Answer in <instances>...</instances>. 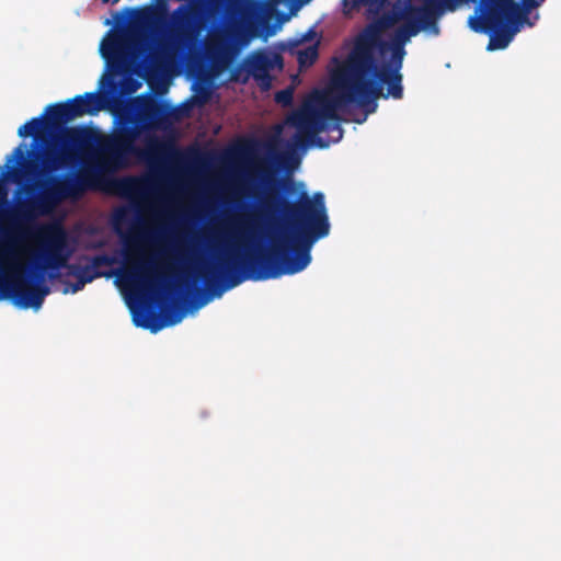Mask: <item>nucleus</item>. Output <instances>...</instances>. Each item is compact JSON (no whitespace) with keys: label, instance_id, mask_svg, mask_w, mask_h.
<instances>
[{"label":"nucleus","instance_id":"nucleus-1","mask_svg":"<svg viewBox=\"0 0 561 561\" xmlns=\"http://www.w3.org/2000/svg\"><path fill=\"white\" fill-rule=\"evenodd\" d=\"M262 206L268 214L279 217L268 248L242 256L229 252L211 264L202 265L196 278L204 287L195 289L192 301L195 309L247 279L265 280L304 271L311 262L313 244L330 233L324 195L317 192L310 196L302 184L295 201L268 190Z\"/></svg>","mask_w":561,"mask_h":561},{"label":"nucleus","instance_id":"nucleus-2","mask_svg":"<svg viewBox=\"0 0 561 561\" xmlns=\"http://www.w3.org/2000/svg\"><path fill=\"white\" fill-rule=\"evenodd\" d=\"M369 69L347 55L339 73L333 79V92L316 91L310 103L290 117L297 128L295 146L305 148L310 144L327 148L318 135L322 131L332 134V141L343 136L337 111L348 104H356L365 111V106L374 99L373 85L367 79Z\"/></svg>","mask_w":561,"mask_h":561},{"label":"nucleus","instance_id":"nucleus-3","mask_svg":"<svg viewBox=\"0 0 561 561\" xmlns=\"http://www.w3.org/2000/svg\"><path fill=\"white\" fill-rule=\"evenodd\" d=\"M101 108V99L96 92H87L48 105L45 124L51 130L59 131L55 139L60 141V147L48 148L42 153V171H38L37 165L28 164L25 173L39 175L57 171L73 163L80 153L91 149L99 139L96 133L85 126L67 127L66 124L85 114H96Z\"/></svg>","mask_w":561,"mask_h":561},{"label":"nucleus","instance_id":"nucleus-4","mask_svg":"<svg viewBox=\"0 0 561 561\" xmlns=\"http://www.w3.org/2000/svg\"><path fill=\"white\" fill-rule=\"evenodd\" d=\"M139 136L140 128L131 119L122 122L117 130L99 142L98 153L101 160L96 171L126 167L131 156L140 154L136 146Z\"/></svg>","mask_w":561,"mask_h":561},{"label":"nucleus","instance_id":"nucleus-5","mask_svg":"<svg viewBox=\"0 0 561 561\" xmlns=\"http://www.w3.org/2000/svg\"><path fill=\"white\" fill-rule=\"evenodd\" d=\"M405 21V12L398 9L382 12L376 20L368 23L354 38L348 56L370 69L374 54L386 51L387 42L382 34L399 21Z\"/></svg>","mask_w":561,"mask_h":561},{"label":"nucleus","instance_id":"nucleus-6","mask_svg":"<svg viewBox=\"0 0 561 561\" xmlns=\"http://www.w3.org/2000/svg\"><path fill=\"white\" fill-rule=\"evenodd\" d=\"M48 291L45 286L32 284L18 266L10 274L0 272V300L11 299L20 308L37 310Z\"/></svg>","mask_w":561,"mask_h":561},{"label":"nucleus","instance_id":"nucleus-7","mask_svg":"<svg viewBox=\"0 0 561 561\" xmlns=\"http://www.w3.org/2000/svg\"><path fill=\"white\" fill-rule=\"evenodd\" d=\"M48 291L45 286L32 284L18 266L10 274L0 272V300L11 299L20 308L37 310Z\"/></svg>","mask_w":561,"mask_h":561},{"label":"nucleus","instance_id":"nucleus-8","mask_svg":"<svg viewBox=\"0 0 561 561\" xmlns=\"http://www.w3.org/2000/svg\"><path fill=\"white\" fill-rule=\"evenodd\" d=\"M468 24L474 32L489 34L486 49L490 51L506 48L524 24L534 25L520 19L519 13H514L512 20L502 16L489 20L486 14H473L469 16Z\"/></svg>","mask_w":561,"mask_h":561},{"label":"nucleus","instance_id":"nucleus-9","mask_svg":"<svg viewBox=\"0 0 561 561\" xmlns=\"http://www.w3.org/2000/svg\"><path fill=\"white\" fill-rule=\"evenodd\" d=\"M368 81L373 85L374 99L371 103L365 106V114L362 118H355L354 122L362 124L366 121L367 115L376 112L379 98L387 99L391 96L400 100L403 96V87L401 84L402 75L400 72L387 71V69H379L377 54H374V65L367 75Z\"/></svg>","mask_w":561,"mask_h":561},{"label":"nucleus","instance_id":"nucleus-10","mask_svg":"<svg viewBox=\"0 0 561 561\" xmlns=\"http://www.w3.org/2000/svg\"><path fill=\"white\" fill-rule=\"evenodd\" d=\"M119 277L125 285L134 289L156 291L162 306L167 304L164 297L169 299L173 294V287L169 284L167 277L157 273L151 263L136 264L130 270L125 271Z\"/></svg>","mask_w":561,"mask_h":561},{"label":"nucleus","instance_id":"nucleus-11","mask_svg":"<svg viewBox=\"0 0 561 561\" xmlns=\"http://www.w3.org/2000/svg\"><path fill=\"white\" fill-rule=\"evenodd\" d=\"M248 76L242 80L247 82L252 77L261 91L267 92L272 89L273 77L270 73L273 69L283 68V58L276 53L257 49L250 53L243 61Z\"/></svg>","mask_w":561,"mask_h":561},{"label":"nucleus","instance_id":"nucleus-12","mask_svg":"<svg viewBox=\"0 0 561 561\" xmlns=\"http://www.w3.org/2000/svg\"><path fill=\"white\" fill-rule=\"evenodd\" d=\"M310 1L311 0H280V2L288 7L290 14H295ZM277 2H279V0H277L275 3L264 0H244L242 13L249 19L256 20L257 25L265 31V35L270 36L275 32V27L270 25V21L277 12Z\"/></svg>","mask_w":561,"mask_h":561},{"label":"nucleus","instance_id":"nucleus-13","mask_svg":"<svg viewBox=\"0 0 561 561\" xmlns=\"http://www.w3.org/2000/svg\"><path fill=\"white\" fill-rule=\"evenodd\" d=\"M459 5L457 0H424L423 7H411L405 12V19L416 24L421 30L438 34L437 18L445 11H455Z\"/></svg>","mask_w":561,"mask_h":561},{"label":"nucleus","instance_id":"nucleus-14","mask_svg":"<svg viewBox=\"0 0 561 561\" xmlns=\"http://www.w3.org/2000/svg\"><path fill=\"white\" fill-rule=\"evenodd\" d=\"M196 24V12L191 4L179 5L170 15L167 24L171 34L180 42L193 39Z\"/></svg>","mask_w":561,"mask_h":561},{"label":"nucleus","instance_id":"nucleus-15","mask_svg":"<svg viewBox=\"0 0 561 561\" xmlns=\"http://www.w3.org/2000/svg\"><path fill=\"white\" fill-rule=\"evenodd\" d=\"M519 11V3L516 0H480L474 14H486L489 20L500 16L512 20L514 13Z\"/></svg>","mask_w":561,"mask_h":561},{"label":"nucleus","instance_id":"nucleus-16","mask_svg":"<svg viewBox=\"0 0 561 561\" xmlns=\"http://www.w3.org/2000/svg\"><path fill=\"white\" fill-rule=\"evenodd\" d=\"M129 45L123 34H115L101 44L100 53L111 65L123 64L128 56Z\"/></svg>","mask_w":561,"mask_h":561},{"label":"nucleus","instance_id":"nucleus-17","mask_svg":"<svg viewBox=\"0 0 561 561\" xmlns=\"http://www.w3.org/2000/svg\"><path fill=\"white\" fill-rule=\"evenodd\" d=\"M184 313L180 310L168 312L162 319L148 311L134 316V323L137 327L149 329L152 333H157L164 327L175 325L183 319Z\"/></svg>","mask_w":561,"mask_h":561},{"label":"nucleus","instance_id":"nucleus-18","mask_svg":"<svg viewBox=\"0 0 561 561\" xmlns=\"http://www.w3.org/2000/svg\"><path fill=\"white\" fill-rule=\"evenodd\" d=\"M204 51L211 64H225L231 54L230 41L222 34L215 35L205 43Z\"/></svg>","mask_w":561,"mask_h":561},{"label":"nucleus","instance_id":"nucleus-19","mask_svg":"<svg viewBox=\"0 0 561 561\" xmlns=\"http://www.w3.org/2000/svg\"><path fill=\"white\" fill-rule=\"evenodd\" d=\"M112 262H113V260L108 255L101 254V255H95L92 259L91 265L79 266V265L72 264V265H69L68 268H69L70 274H72L80 280L84 282V284H88V283H91L98 276H100V273L96 272V267H100L103 265H110V264H112Z\"/></svg>","mask_w":561,"mask_h":561},{"label":"nucleus","instance_id":"nucleus-20","mask_svg":"<svg viewBox=\"0 0 561 561\" xmlns=\"http://www.w3.org/2000/svg\"><path fill=\"white\" fill-rule=\"evenodd\" d=\"M168 115L167 107L154 100H148L140 110V119L151 126L161 123Z\"/></svg>","mask_w":561,"mask_h":561},{"label":"nucleus","instance_id":"nucleus-21","mask_svg":"<svg viewBox=\"0 0 561 561\" xmlns=\"http://www.w3.org/2000/svg\"><path fill=\"white\" fill-rule=\"evenodd\" d=\"M419 32L420 26L410 23V21L405 19V21L394 30L391 42L388 43V45L404 47L410 38L417 35Z\"/></svg>","mask_w":561,"mask_h":561},{"label":"nucleus","instance_id":"nucleus-22","mask_svg":"<svg viewBox=\"0 0 561 561\" xmlns=\"http://www.w3.org/2000/svg\"><path fill=\"white\" fill-rule=\"evenodd\" d=\"M46 115H48L46 112H45ZM47 116H39V117H34L32 119H30L28 122H26L24 125L20 126L19 127V130H18V135L20 137H27V136H35L37 135L43 128L49 130L53 133V139L55 142H58L60 145V141L55 139L56 136L59 135V131H54L51 130L46 124H45V119H46Z\"/></svg>","mask_w":561,"mask_h":561},{"label":"nucleus","instance_id":"nucleus-23","mask_svg":"<svg viewBox=\"0 0 561 561\" xmlns=\"http://www.w3.org/2000/svg\"><path fill=\"white\" fill-rule=\"evenodd\" d=\"M174 149V146L171 141L161 140L157 137L149 139L147 144V149L144 154L148 160H153L161 158Z\"/></svg>","mask_w":561,"mask_h":561},{"label":"nucleus","instance_id":"nucleus-24","mask_svg":"<svg viewBox=\"0 0 561 561\" xmlns=\"http://www.w3.org/2000/svg\"><path fill=\"white\" fill-rule=\"evenodd\" d=\"M388 3V0H343L344 9L346 12L358 10L362 5L368 8L373 14H379Z\"/></svg>","mask_w":561,"mask_h":561},{"label":"nucleus","instance_id":"nucleus-25","mask_svg":"<svg viewBox=\"0 0 561 561\" xmlns=\"http://www.w3.org/2000/svg\"><path fill=\"white\" fill-rule=\"evenodd\" d=\"M389 49L390 60L388 62H385L379 67V69H387V71L391 72H400L403 64L404 56L407 54L404 47H397L392 45H388L386 47V50Z\"/></svg>","mask_w":561,"mask_h":561},{"label":"nucleus","instance_id":"nucleus-26","mask_svg":"<svg viewBox=\"0 0 561 561\" xmlns=\"http://www.w3.org/2000/svg\"><path fill=\"white\" fill-rule=\"evenodd\" d=\"M139 180L136 178H123L117 179L113 182V190L121 196H130L139 191Z\"/></svg>","mask_w":561,"mask_h":561},{"label":"nucleus","instance_id":"nucleus-27","mask_svg":"<svg viewBox=\"0 0 561 561\" xmlns=\"http://www.w3.org/2000/svg\"><path fill=\"white\" fill-rule=\"evenodd\" d=\"M170 58L169 47L167 45H160L159 49L151 54L149 65L152 69H161Z\"/></svg>","mask_w":561,"mask_h":561},{"label":"nucleus","instance_id":"nucleus-28","mask_svg":"<svg viewBox=\"0 0 561 561\" xmlns=\"http://www.w3.org/2000/svg\"><path fill=\"white\" fill-rule=\"evenodd\" d=\"M293 99H294V89L290 87L277 91L274 95L275 102L280 104L284 107L290 106L293 103Z\"/></svg>","mask_w":561,"mask_h":561},{"label":"nucleus","instance_id":"nucleus-29","mask_svg":"<svg viewBox=\"0 0 561 561\" xmlns=\"http://www.w3.org/2000/svg\"><path fill=\"white\" fill-rule=\"evenodd\" d=\"M545 0H523V4L519 3V15L525 22L528 21V14L531 9L537 8L543 3Z\"/></svg>","mask_w":561,"mask_h":561},{"label":"nucleus","instance_id":"nucleus-30","mask_svg":"<svg viewBox=\"0 0 561 561\" xmlns=\"http://www.w3.org/2000/svg\"><path fill=\"white\" fill-rule=\"evenodd\" d=\"M226 234L219 231H213L210 234L205 237L206 244L209 249L215 250L224 243Z\"/></svg>","mask_w":561,"mask_h":561},{"label":"nucleus","instance_id":"nucleus-31","mask_svg":"<svg viewBox=\"0 0 561 561\" xmlns=\"http://www.w3.org/2000/svg\"><path fill=\"white\" fill-rule=\"evenodd\" d=\"M259 35L260 33L257 32V26L251 24L247 33L239 35L238 42L241 46H244L249 44L251 38L256 37Z\"/></svg>","mask_w":561,"mask_h":561},{"label":"nucleus","instance_id":"nucleus-32","mask_svg":"<svg viewBox=\"0 0 561 561\" xmlns=\"http://www.w3.org/2000/svg\"><path fill=\"white\" fill-rule=\"evenodd\" d=\"M318 57L317 48L310 47L306 49L305 51L300 53L299 60L301 64L305 62L306 59L309 60L310 64H312Z\"/></svg>","mask_w":561,"mask_h":561},{"label":"nucleus","instance_id":"nucleus-33","mask_svg":"<svg viewBox=\"0 0 561 561\" xmlns=\"http://www.w3.org/2000/svg\"><path fill=\"white\" fill-rule=\"evenodd\" d=\"M126 219V210L118 209L113 216V224L117 231H119V226Z\"/></svg>","mask_w":561,"mask_h":561},{"label":"nucleus","instance_id":"nucleus-34","mask_svg":"<svg viewBox=\"0 0 561 561\" xmlns=\"http://www.w3.org/2000/svg\"><path fill=\"white\" fill-rule=\"evenodd\" d=\"M140 87V83L134 79H124L123 89L128 93L135 92Z\"/></svg>","mask_w":561,"mask_h":561},{"label":"nucleus","instance_id":"nucleus-35","mask_svg":"<svg viewBox=\"0 0 561 561\" xmlns=\"http://www.w3.org/2000/svg\"><path fill=\"white\" fill-rule=\"evenodd\" d=\"M85 286L84 282L80 280L79 278H77V282L76 283H72V284H68V287L65 289V293H78L79 290L83 289V287Z\"/></svg>","mask_w":561,"mask_h":561},{"label":"nucleus","instance_id":"nucleus-36","mask_svg":"<svg viewBox=\"0 0 561 561\" xmlns=\"http://www.w3.org/2000/svg\"><path fill=\"white\" fill-rule=\"evenodd\" d=\"M196 244L197 243L194 242L190 247L185 248V251L183 252V254H185V257L192 259L193 256H195V254H196Z\"/></svg>","mask_w":561,"mask_h":561},{"label":"nucleus","instance_id":"nucleus-37","mask_svg":"<svg viewBox=\"0 0 561 561\" xmlns=\"http://www.w3.org/2000/svg\"><path fill=\"white\" fill-rule=\"evenodd\" d=\"M262 180L265 184H272L274 182V179L268 172H262Z\"/></svg>","mask_w":561,"mask_h":561},{"label":"nucleus","instance_id":"nucleus-38","mask_svg":"<svg viewBox=\"0 0 561 561\" xmlns=\"http://www.w3.org/2000/svg\"><path fill=\"white\" fill-rule=\"evenodd\" d=\"M282 187L285 192H290L291 188L294 187V182L293 181H283L282 182Z\"/></svg>","mask_w":561,"mask_h":561},{"label":"nucleus","instance_id":"nucleus-39","mask_svg":"<svg viewBox=\"0 0 561 561\" xmlns=\"http://www.w3.org/2000/svg\"><path fill=\"white\" fill-rule=\"evenodd\" d=\"M13 156L18 157L19 159L23 158V151L21 150V147L14 149Z\"/></svg>","mask_w":561,"mask_h":561},{"label":"nucleus","instance_id":"nucleus-40","mask_svg":"<svg viewBox=\"0 0 561 561\" xmlns=\"http://www.w3.org/2000/svg\"><path fill=\"white\" fill-rule=\"evenodd\" d=\"M114 19L118 22V23H122L123 20H124V16L121 14V13H116Z\"/></svg>","mask_w":561,"mask_h":561},{"label":"nucleus","instance_id":"nucleus-41","mask_svg":"<svg viewBox=\"0 0 561 561\" xmlns=\"http://www.w3.org/2000/svg\"><path fill=\"white\" fill-rule=\"evenodd\" d=\"M289 16H290L289 14H280V15H279V21H280V22H284V21L288 20V19H289Z\"/></svg>","mask_w":561,"mask_h":561},{"label":"nucleus","instance_id":"nucleus-42","mask_svg":"<svg viewBox=\"0 0 561 561\" xmlns=\"http://www.w3.org/2000/svg\"><path fill=\"white\" fill-rule=\"evenodd\" d=\"M459 4L476 2V0H457Z\"/></svg>","mask_w":561,"mask_h":561},{"label":"nucleus","instance_id":"nucleus-43","mask_svg":"<svg viewBox=\"0 0 561 561\" xmlns=\"http://www.w3.org/2000/svg\"><path fill=\"white\" fill-rule=\"evenodd\" d=\"M119 0H113L112 3L115 4L117 3Z\"/></svg>","mask_w":561,"mask_h":561},{"label":"nucleus","instance_id":"nucleus-44","mask_svg":"<svg viewBox=\"0 0 561 561\" xmlns=\"http://www.w3.org/2000/svg\"><path fill=\"white\" fill-rule=\"evenodd\" d=\"M103 3H107L110 0H101Z\"/></svg>","mask_w":561,"mask_h":561}]
</instances>
